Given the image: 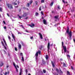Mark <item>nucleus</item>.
<instances>
[{
    "label": "nucleus",
    "mask_w": 75,
    "mask_h": 75,
    "mask_svg": "<svg viewBox=\"0 0 75 75\" xmlns=\"http://www.w3.org/2000/svg\"><path fill=\"white\" fill-rule=\"evenodd\" d=\"M67 33L69 35V36L68 37V38L69 39H71V37L72 36V32L71 31H70L69 32V28H68L67 29Z\"/></svg>",
    "instance_id": "f257e3e1"
},
{
    "label": "nucleus",
    "mask_w": 75,
    "mask_h": 75,
    "mask_svg": "<svg viewBox=\"0 0 75 75\" xmlns=\"http://www.w3.org/2000/svg\"><path fill=\"white\" fill-rule=\"evenodd\" d=\"M6 6H7L8 8H10V9H13V5L11 4H7Z\"/></svg>",
    "instance_id": "f03ea898"
},
{
    "label": "nucleus",
    "mask_w": 75,
    "mask_h": 75,
    "mask_svg": "<svg viewBox=\"0 0 75 75\" xmlns=\"http://www.w3.org/2000/svg\"><path fill=\"white\" fill-rule=\"evenodd\" d=\"M28 16V14L26 13H24L23 15H22V17H26V16Z\"/></svg>",
    "instance_id": "7ed1b4c3"
},
{
    "label": "nucleus",
    "mask_w": 75,
    "mask_h": 75,
    "mask_svg": "<svg viewBox=\"0 0 75 75\" xmlns=\"http://www.w3.org/2000/svg\"><path fill=\"white\" fill-rule=\"evenodd\" d=\"M63 50L64 52V54H65V52H67V47H66V46H63Z\"/></svg>",
    "instance_id": "20e7f679"
},
{
    "label": "nucleus",
    "mask_w": 75,
    "mask_h": 75,
    "mask_svg": "<svg viewBox=\"0 0 75 75\" xmlns=\"http://www.w3.org/2000/svg\"><path fill=\"white\" fill-rule=\"evenodd\" d=\"M50 42H48V44L47 45V48L48 50V51H49V50H50Z\"/></svg>",
    "instance_id": "39448f33"
},
{
    "label": "nucleus",
    "mask_w": 75,
    "mask_h": 75,
    "mask_svg": "<svg viewBox=\"0 0 75 75\" xmlns=\"http://www.w3.org/2000/svg\"><path fill=\"white\" fill-rule=\"evenodd\" d=\"M12 36L13 39V40L15 41V40H16V37L15 36H14L13 34H12Z\"/></svg>",
    "instance_id": "423d86ee"
},
{
    "label": "nucleus",
    "mask_w": 75,
    "mask_h": 75,
    "mask_svg": "<svg viewBox=\"0 0 75 75\" xmlns=\"http://www.w3.org/2000/svg\"><path fill=\"white\" fill-rule=\"evenodd\" d=\"M38 56V52H37L35 54V57H36V60H37V57Z\"/></svg>",
    "instance_id": "0eeeda50"
},
{
    "label": "nucleus",
    "mask_w": 75,
    "mask_h": 75,
    "mask_svg": "<svg viewBox=\"0 0 75 75\" xmlns=\"http://www.w3.org/2000/svg\"><path fill=\"white\" fill-rule=\"evenodd\" d=\"M43 24H45V25H46V24H47V21H46V20H45V19H43Z\"/></svg>",
    "instance_id": "6e6552de"
},
{
    "label": "nucleus",
    "mask_w": 75,
    "mask_h": 75,
    "mask_svg": "<svg viewBox=\"0 0 75 75\" xmlns=\"http://www.w3.org/2000/svg\"><path fill=\"white\" fill-rule=\"evenodd\" d=\"M67 58L68 59V60H69H69H70V55H69V54H67Z\"/></svg>",
    "instance_id": "1a4fd4ad"
},
{
    "label": "nucleus",
    "mask_w": 75,
    "mask_h": 75,
    "mask_svg": "<svg viewBox=\"0 0 75 75\" xmlns=\"http://www.w3.org/2000/svg\"><path fill=\"white\" fill-rule=\"evenodd\" d=\"M39 35H40V37L41 39H42V34H41V33H39Z\"/></svg>",
    "instance_id": "9d476101"
},
{
    "label": "nucleus",
    "mask_w": 75,
    "mask_h": 75,
    "mask_svg": "<svg viewBox=\"0 0 75 75\" xmlns=\"http://www.w3.org/2000/svg\"><path fill=\"white\" fill-rule=\"evenodd\" d=\"M3 64H4V63H3L2 62H1L0 64V67H2V66H3Z\"/></svg>",
    "instance_id": "9b49d317"
},
{
    "label": "nucleus",
    "mask_w": 75,
    "mask_h": 75,
    "mask_svg": "<svg viewBox=\"0 0 75 75\" xmlns=\"http://www.w3.org/2000/svg\"><path fill=\"white\" fill-rule=\"evenodd\" d=\"M42 62L43 64H45V62L44 60V59H42Z\"/></svg>",
    "instance_id": "f8f14e48"
},
{
    "label": "nucleus",
    "mask_w": 75,
    "mask_h": 75,
    "mask_svg": "<svg viewBox=\"0 0 75 75\" xmlns=\"http://www.w3.org/2000/svg\"><path fill=\"white\" fill-rule=\"evenodd\" d=\"M18 47L20 49H21V44H19Z\"/></svg>",
    "instance_id": "ddd939ff"
},
{
    "label": "nucleus",
    "mask_w": 75,
    "mask_h": 75,
    "mask_svg": "<svg viewBox=\"0 0 75 75\" xmlns=\"http://www.w3.org/2000/svg\"><path fill=\"white\" fill-rule=\"evenodd\" d=\"M51 62H52V65L53 67H55V65L54 64V63H53V62H52V61H51Z\"/></svg>",
    "instance_id": "4468645a"
},
{
    "label": "nucleus",
    "mask_w": 75,
    "mask_h": 75,
    "mask_svg": "<svg viewBox=\"0 0 75 75\" xmlns=\"http://www.w3.org/2000/svg\"><path fill=\"white\" fill-rule=\"evenodd\" d=\"M43 47V46H42V45H41V46H40V47L39 49L41 50H42V48Z\"/></svg>",
    "instance_id": "2eb2a0df"
},
{
    "label": "nucleus",
    "mask_w": 75,
    "mask_h": 75,
    "mask_svg": "<svg viewBox=\"0 0 75 75\" xmlns=\"http://www.w3.org/2000/svg\"><path fill=\"white\" fill-rule=\"evenodd\" d=\"M21 60L22 61H23V62H24V57H22Z\"/></svg>",
    "instance_id": "dca6fc26"
},
{
    "label": "nucleus",
    "mask_w": 75,
    "mask_h": 75,
    "mask_svg": "<svg viewBox=\"0 0 75 75\" xmlns=\"http://www.w3.org/2000/svg\"><path fill=\"white\" fill-rule=\"evenodd\" d=\"M63 64L64 67H67V65H66L65 63H63Z\"/></svg>",
    "instance_id": "f3484780"
},
{
    "label": "nucleus",
    "mask_w": 75,
    "mask_h": 75,
    "mask_svg": "<svg viewBox=\"0 0 75 75\" xmlns=\"http://www.w3.org/2000/svg\"><path fill=\"white\" fill-rule=\"evenodd\" d=\"M67 75H70V72L69 71H67Z\"/></svg>",
    "instance_id": "a211bd4d"
},
{
    "label": "nucleus",
    "mask_w": 75,
    "mask_h": 75,
    "mask_svg": "<svg viewBox=\"0 0 75 75\" xmlns=\"http://www.w3.org/2000/svg\"><path fill=\"white\" fill-rule=\"evenodd\" d=\"M33 0H31L30 2V4H31L33 3Z\"/></svg>",
    "instance_id": "6ab92c4d"
},
{
    "label": "nucleus",
    "mask_w": 75,
    "mask_h": 75,
    "mask_svg": "<svg viewBox=\"0 0 75 75\" xmlns=\"http://www.w3.org/2000/svg\"><path fill=\"white\" fill-rule=\"evenodd\" d=\"M13 4H14V5H17V3H16V2H14Z\"/></svg>",
    "instance_id": "aec40b11"
},
{
    "label": "nucleus",
    "mask_w": 75,
    "mask_h": 75,
    "mask_svg": "<svg viewBox=\"0 0 75 75\" xmlns=\"http://www.w3.org/2000/svg\"><path fill=\"white\" fill-rule=\"evenodd\" d=\"M55 18V19H58V16H55L54 17Z\"/></svg>",
    "instance_id": "412c9836"
},
{
    "label": "nucleus",
    "mask_w": 75,
    "mask_h": 75,
    "mask_svg": "<svg viewBox=\"0 0 75 75\" xmlns=\"http://www.w3.org/2000/svg\"><path fill=\"white\" fill-rule=\"evenodd\" d=\"M38 54H39L40 55H41V51H40V50L38 51Z\"/></svg>",
    "instance_id": "4be33fe9"
},
{
    "label": "nucleus",
    "mask_w": 75,
    "mask_h": 75,
    "mask_svg": "<svg viewBox=\"0 0 75 75\" xmlns=\"http://www.w3.org/2000/svg\"><path fill=\"white\" fill-rule=\"evenodd\" d=\"M8 39H9L10 41L11 40V37H10V36H8Z\"/></svg>",
    "instance_id": "5701e85b"
},
{
    "label": "nucleus",
    "mask_w": 75,
    "mask_h": 75,
    "mask_svg": "<svg viewBox=\"0 0 75 75\" xmlns=\"http://www.w3.org/2000/svg\"><path fill=\"white\" fill-rule=\"evenodd\" d=\"M18 17L19 18H20V19H21V16H20L19 15H18Z\"/></svg>",
    "instance_id": "b1692460"
},
{
    "label": "nucleus",
    "mask_w": 75,
    "mask_h": 75,
    "mask_svg": "<svg viewBox=\"0 0 75 75\" xmlns=\"http://www.w3.org/2000/svg\"><path fill=\"white\" fill-rule=\"evenodd\" d=\"M27 6V7H30V3H28Z\"/></svg>",
    "instance_id": "393cba45"
},
{
    "label": "nucleus",
    "mask_w": 75,
    "mask_h": 75,
    "mask_svg": "<svg viewBox=\"0 0 75 75\" xmlns=\"http://www.w3.org/2000/svg\"><path fill=\"white\" fill-rule=\"evenodd\" d=\"M44 3V0H41V3Z\"/></svg>",
    "instance_id": "a878e982"
},
{
    "label": "nucleus",
    "mask_w": 75,
    "mask_h": 75,
    "mask_svg": "<svg viewBox=\"0 0 75 75\" xmlns=\"http://www.w3.org/2000/svg\"><path fill=\"white\" fill-rule=\"evenodd\" d=\"M2 10H3L2 8L0 7V11H1V12H2Z\"/></svg>",
    "instance_id": "bb28decb"
},
{
    "label": "nucleus",
    "mask_w": 75,
    "mask_h": 75,
    "mask_svg": "<svg viewBox=\"0 0 75 75\" xmlns=\"http://www.w3.org/2000/svg\"><path fill=\"white\" fill-rule=\"evenodd\" d=\"M35 14H36V16H38V12H36Z\"/></svg>",
    "instance_id": "cd10ccee"
},
{
    "label": "nucleus",
    "mask_w": 75,
    "mask_h": 75,
    "mask_svg": "<svg viewBox=\"0 0 75 75\" xmlns=\"http://www.w3.org/2000/svg\"><path fill=\"white\" fill-rule=\"evenodd\" d=\"M13 64L14 65L15 67H16V64H15V63H14V62L13 63Z\"/></svg>",
    "instance_id": "c85d7f7f"
},
{
    "label": "nucleus",
    "mask_w": 75,
    "mask_h": 75,
    "mask_svg": "<svg viewBox=\"0 0 75 75\" xmlns=\"http://www.w3.org/2000/svg\"><path fill=\"white\" fill-rule=\"evenodd\" d=\"M15 69H16V71L17 72H18V69H17V67H15Z\"/></svg>",
    "instance_id": "c756f323"
},
{
    "label": "nucleus",
    "mask_w": 75,
    "mask_h": 75,
    "mask_svg": "<svg viewBox=\"0 0 75 75\" xmlns=\"http://www.w3.org/2000/svg\"><path fill=\"white\" fill-rule=\"evenodd\" d=\"M1 43L2 44V45H3V46H4V43H3V42L1 41Z\"/></svg>",
    "instance_id": "7c9ffc66"
},
{
    "label": "nucleus",
    "mask_w": 75,
    "mask_h": 75,
    "mask_svg": "<svg viewBox=\"0 0 75 75\" xmlns=\"http://www.w3.org/2000/svg\"><path fill=\"white\" fill-rule=\"evenodd\" d=\"M43 73H45V72H46V71H45V70H43Z\"/></svg>",
    "instance_id": "2f4dec72"
},
{
    "label": "nucleus",
    "mask_w": 75,
    "mask_h": 75,
    "mask_svg": "<svg viewBox=\"0 0 75 75\" xmlns=\"http://www.w3.org/2000/svg\"><path fill=\"white\" fill-rule=\"evenodd\" d=\"M53 4H54V3L53 2H51L50 4L51 6H52V5H53Z\"/></svg>",
    "instance_id": "473e14b6"
},
{
    "label": "nucleus",
    "mask_w": 75,
    "mask_h": 75,
    "mask_svg": "<svg viewBox=\"0 0 75 75\" xmlns=\"http://www.w3.org/2000/svg\"><path fill=\"white\" fill-rule=\"evenodd\" d=\"M35 2L36 5H37V4L38 3V2L37 1H35Z\"/></svg>",
    "instance_id": "72a5a7b5"
},
{
    "label": "nucleus",
    "mask_w": 75,
    "mask_h": 75,
    "mask_svg": "<svg viewBox=\"0 0 75 75\" xmlns=\"http://www.w3.org/2000/svg\"><path fill=\"white\" fill-rule=\"evenodd\" d=\"M15 51H17V47H15Z\"/></svg>",
    "instance_id": "f704fd0d"
},
{
    "label": "nucleus",
    "mask_w": 75,
    "mask_h": 75,
    "mask_svg": "<svg viewBox=\"0 0 75 75\" xmlns=\"http://www.w3.org/2000/svg\"><path fill=\"white\" fill-rule=\"evenodd\" d=\"M56 71L58 73H59V70H58V69H56Z\"/></svg>",
    "instance_id": "c9c22d12"
},
{
    "label": "nucleus",
    "mask_w": 75,
    "mask_h": 75,
    "mask_svg": "<svg viewBox=\"0 0 75 75\" xmlns=\"http://www.w3.org/2000/svg\"><path fill=\"white\" fill-rule=\"evenodd\" d=\"M41 13L42 14V15H44V13H43L42 11H41Z\"/></svg>",
    "instance_id": "e433bc0d"
},
{
    "label": "nucleus",
    "mask_w": 75,
    "mask_h": 75,
    "mask_svg": "<svg viewBox=\"0 0 75 75\" xmlns=\"http://www.w3.org/2000/svg\"><path fill=\"white\" fill-rule=\"evenodd\" d=\"M30 38L31 40H33V36L31 37Z\"/></svg>",
    "instance_id": "4c0bfd02"
},
{
    "label": "nucleus",
    "mask_w": 75,
    "mask_h": 75,
    "mask_svg": "<svg viewBox=\"0 0 75 75\" xmlns=\"http://www.w3.org/2000/svg\"><path fill=\"white\" fill-rule=\"evenodd\" d=\"M21 9L20 8L19 10V12H21Z\"/></svg>",
    "instance_id": "58836bf2"
},
{
    "label": "nucleus",
    "mask_w": 75,
    "mask_h": 75,
    "mask_svg": "<svg viewBox=\"0 0 75 75\" xmlns=\"http://www.w3.org/2000/svg\"><path fill=\"white\" fill-rule=\"evenodd\" d=\"M21 26L22 28H23L24 29V26H23V25H21Z\"/></svg>",
    "instance_id": "ea45409f"
},
{
    "label": "nucleus",
    "mask_w": 75,
    "mask_h": 75,
    "mask_svg": "<svg viewBox=\"0 0 75 75\" xmlns=\"http://www.w3.org/2000/svg\"><path fill=\"white\" fill-rule=\"evenodd\" d=\"M21 56H23V54L22 53H21Z\"/></svg>",
    "instance_id": "a19ab883"
},
{
    "label": "nucleus",
    "mask_w": 75,
    "mask_h": 75,
    "mask_svg": "<svg viewBox=\"0 0 75 75\" xmlns=\"http://www.w3.org/2000/svg\"><path fill=\"white\" fill-rule=\"evenodd\" d=\"M5 50H7V48H6V47L5 46H4Z\"/></svg>",
    "instance_id": "79ce46f5"
},
{
    "label": "nucleus",
    "mask_w": 75,
    "mask_h": 75,
    "mask_svg": "<svg viewBox=\"0 0 75 75\" xmlns=\"http://www.w3.org/2000/svg\"><path fill=\"white\" fill-rule=\"evenodd\" d=\"M32 25L33 27H34V26H35V25H34V23H32Z\"/></svg>",
    "instance_id": "37998d69"
},
{
    "label": "nucleus",
    "mask_w": 75,
    "mask_h": 75,
    "mask_svg": "<svg viewBox=\"0 0 75 75\" xmlns=\"http://www.w3.org/2000/svg\"><path fill=\"white\" fill-rule=\"evenodd\" d=\"M4 43L5 44V45H6V46H7V43H6V42H4Z\"/></svg>",
    "instance_id": "c03bdc74"
},
{
    "label": "nucleus",
    "mask_w": 75,
    "mask_h": 75,
    "mask_svg": "<svg viewBox=\"0 0 75 75\" xmlns=\"http://www.w3.org/2000/svg\"><path fill=\"white\" fill-rule=\"evenodd\" d=\"M39 11H41V6H40L39 8Z\"/></svg>",
    "instance_id": "a18cd8bd"
},
{
    "label": "nucleus",
    "mask_w": 75,
    "mask_h": 75,
    "mask_svg": "<svg viewBox=\"0 0 75 75\" xmlns=\"http://www.w3.org/2000/svg\"><path fill=\"white\" fill-rule=\"evenodd\" d=\"M28 17L27 16L26 17V18H25V20L26 19H28Z\"/></svg>",
    "instance_id": "49530a36"
},
{
    "label": "nucleus",
    "mask_w": 75,
    "mask_h": 75,
    "mask_svg": "<svg viewBox=\"0 0 75 75\" xmlns=\"http://www.w3.org/2000/svg\"><path fill=\"white\" fill-rule=\"evenodd\" d=\"M64 45V42H62V46L63 47V45Z\"/></svg>",
    "instance_id": "de8ad7c7"
},
{
    "label": "nucleus",
    "mask_w": 75,
    "mask_h": 75,
    "mask_svg": "<svg viewBox=\"0 0 75 75\" xmlns=\"http://www.w3.org/2000/svg\"><path fill=\"white\" fill-rule=\"evenodd\" d=\"M4 29H6V28H7V27H6V26H4Z\"/></svg>",
    "instance_id": "09e8293b"
},
{
    "label": "nucleus",
    "mask_w": 75,
    "mask_h": 75,
    "mask_svg": "<svg viewBox=\"0 0 75 75\" xmlns=\"http://www.w3.org/2000/svg\"><path fill=\"white\" fill-rule=\"evenodd\" d=\"M3 22L4 24H6V22H5V21H3Z\"/></svg>",
    "instance_id": "8fccbe9b"
},
{
    "label": "nucleus",
    "mask_w": 75,
    "mask_h": 75,
    "mask_svg": "<svg viewBox=\"0 0 75 75\" xmlns=\"http://www.w3.org/2000/svg\"><path fill=\"white\" fill-rule=\"evenodd\" d=\"M22 74V72H20L19 73V75H21V74Z\"/></svg>",
    "instance_id": "3c124183"
},
{
    "label": "nucleus",
    "mask_w": 75,
    "mask_h": 75,
    "mask_svg": "<svg viewBox=\"0 0 75 75\" xmlns=\"http://www.w3.org/2000/svg\"><path fill=\"white\" fill-rule=\"evenodd\" d=\"M45 58L46 59H47V54L46 55Z\"/></svg>",
    "instance_id": "603ef678"
},
{
    "label": "nucleus",
    "mask_w": 75,
    "mask_h": 75,
    "mask_svg": "<svg viewBox=\"0 0 75 75\" xmlns=\"http://www.w3.org/2000/svg\"><path fill=\"white\" fill-rule=\"evenodd\" d=\"M7 72H5V75H7Z\"/></svg>",
    "instance_id": "864d4df0"
},
{
    "label": "nucleus",
    "mask_w": 75,
    "mask_h": 75,
    "mask_svg": "<svg viewBox=\"0 0 75 75\" xmlns=\"http://www.w3.org/2000/svg\"><path fill=\"white\" fill-rule=\"evenodd\" d=\"M25 72L26 73H27L28 72V71H27V69H26L25 70Z\"/></svg>",
    "instance_id": "5fc2aeb1"
},
{
    "label": "nucleus",
    "mask_w": 75,
    "mask_h": 75,
    "mask_svg": "<svg viewBox=\"0 0 75 75\" xmlns=\"http://www.w3.org/2000/svg\"><path fill=\"white\" fill-rule=\"evenodd\" d=\"M29 26H30V27H33V26L32 25H29Z\"/></svg>",
    "instance_id": "6e6d98bb"
},
{
    "label": "nucleus",
    "mask_w": 75,
    "mask_h": 75,
    "mask_svg": "<svg viewBox=\"0 0 75 75\" xmlns=\"http://www.w3.org/2000/svg\"><path fill=\"white\" fill-rule=\"evenodd\" d=\"M26 32H27V33H29V32H28V30H25Z\"/></svg>",
    "instance_id": "4d7b16f0"
},
{
    "label": "nucleus",
    "mask_w": 75,
    "mask_h": 75,
    "mask_svg": "<svg viewBox=\"0 0 75 75\" xmlns=\"http://www.w3.org/2000/svg\"><path fill=\"white\" fill-rule=\"evenodd\" d=\"M62 2L64 3H65V1H64V0H62Z\"/></svg>",
    "instance_id": "13d9d810"
},
{
    "label": "nucleus",
    "mask_w": 75,
    "mask_h": 75,
    "mask_svg": "<svg viewBox=\"0 0 75 75\" xmlns=\"http://www.w3.org/2000/svg\"><path fill=\"white\" fill-rule=\"evenodd\" d=\"M21 44H22V45H23V46H24V43H23L22 42Z\"/></svg>",
    "instance_id": "bf43d9fd"
},
{
    "label": "nucleus",
    "mask_w": 75,
    "mask_h": 75,
    "mask_svg": "<svg viewBox=\"0 0 75 75\" xmlns=\"http://www.w3.org/2000/svg\"><path fill=\"white\" fill-rule=\"evenodd\" d=\"M60 71L61 73H62V72L61 71V69L60 68Z\"/></svg>",
    "instance_id": "052dcab7"
},
{
    "label": "nucleus",
    "mask_w": 75,
    "mask_h": 75,
    "mask_svg": "<svg viewBox=\"0 0 75 75\" xmlns=\"http://www.w3.org/2000/svg\"><path fill=\"white\" fill-rule=\"evenodd\" d=\"M20 72H22V69H21Z\"/></svg>",
    "instance_id": "680f3d73"
},
{
    "label": "nucleus",
    "mask_w": 75,
    "mask_h": 75,
    "mask_svg": "<svg viewBox=\"0 0 75 75\" xmlns=\"http://www.w3.org/2000/svg\"><path fill=\"white\" fill-rule=\"evenodd\" d=\"M57 8H58V9H59L60 8H59V6H57Z\"/></svg>",
    "instance_id": "e2e57ef3"
},
{
    "label": "nucleus",
    "mask_w": 75,
    "mask_h": 75,
    "mask_svg": "<svg viewBox=\"0 0 75 75\" xmlns=\"http://www.w3.org/2000/svg\"><path fill=\"white\" fill-rule=\"evenodd\" d=\"M71 69H74V68H73V67H72V66H71Z\"/></svg>",
    "instance_id": "0e129e2a"
},
{
    "label": "nucleus",
    "mask_w": 75,
    "mask_h": 75,
    "mask_svg": "<svg viewBox=\"0 0 75 75\" xmlns=\"http://www.w3.org/2000/svg\"><path fill=\"white\" fill-rule=\"evenodd\" d=\"M4 52L5 54H6V50H4Z\"/></svg>",
    "instance_id": "69168bd1"
},
{
    "label": "nucleus",
    "mask_w": 75,
    "mask_h": 75,
    "mask_svg": "<svg viewBox=\"0 0 75 75\" xmlns=\"http://www.w3.org/2000/svg\"><path fill=\"white\" fill-rule=\"evenodd\" d=\"M8 67H9V66H8V65L6 66L7 68H8Z\"/></svg>",
    "instance_id": "338daca9"
},
{
    "label": "nucleus",
    "mask_w": 75,
    "mask_h": 75,
    "mask_svg": "<svg viewBox=\"0 0 75 75\" xmlns=\"http://www.w3.org/2000/svg\"><path fill=\"white\" fill-rule=\"evenodd\" d=\"M18 4H19L20 3V2H19V1H18Z\"/></svg>",
    "instance_id": "774afa93"
}]
</instances>
